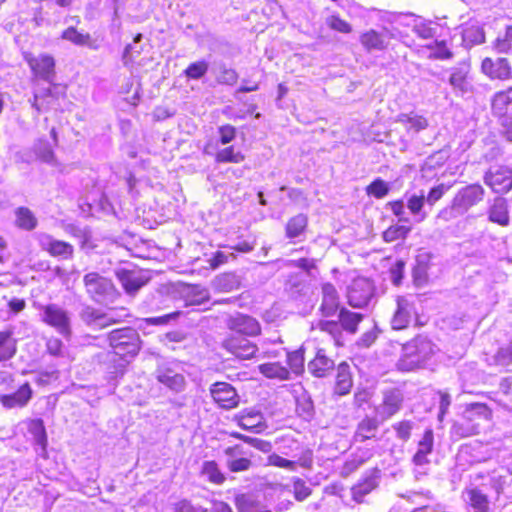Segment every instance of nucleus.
Listing matches in <instances>:
<instances>
[{
	"mask_svg": "<svg viewBox=\"0 0 512 512\" xmlns=\"http://www.w3.org/2000/svg\"><path fill=\"white\" fill-rule=\"evenodd\" d=\"M383 22V32H403L406 29H410L411 32H436L439 26L412 13H385Z\"/></svg>",
	"mask_w": 512,
	"mask_h": 512,
	"instance_id": "f257e3e1",
	"label": "nucleus"
},
{
	"mask_svg": "<svg viewBox=\"0 0 512 512\" xmlns=\"http://www.w3.org/2000/svg\"><path fill=\"white\" fill-rule=\"evenodd\" d=\"M109 344L115 355L120 356L128 363L126 358H133L140 350V336L131 327L113 330L108 335Z\"/></svg>",
	"mask_w": 512,
	"mask_h": 512,
	"instance_id": "f03ea898",
	"label": "nucleus"
},
{
	"mask_svg": "<svg viewBox=\"0 0 512 512\" xmlns=\"http://www.w3.org/2000/svg\"><path fill=\"white\" fill-rule=\"evenodd\" d=\"M83 282L89 297L99 304L113 303L118 297L112 281L97 272L87 273Z\"/></svg>",
	"mask_w": 512,
	"mask_h": 512,
	"instance_id": "7ed1b4c3",
	"label": "nucleus"
},
{
	"mask_svg": "<svg viewBox=\"0 0 512 512\" xmlns=\"http://www.w3.org/2000/svg\"><path fill=\"white\" fill-rule=\"evenodd\" d=\"M40 320L49 327H52L57 333L65 338L71 336V315L70 313L56 303L39 305Z\"/></svg>",
	"mask_w": 512,
	"mask_h": 512,
	"instance_id": "20e7f679",
	"label": "nucleus"
},
{
	"mask_svg": "<svg viewBox=\"0 0 512 512\" xmlns=\"http://www.w3.org/2000/svg\"><path fill=\"white\" fill-rule=\"evenodd\" d=\"M23 57L36 77L52 84L55 78V60L52 56L48 54L34 56L30 52H23Z\"/></svg>",
	"mask_w": 512,
	"mask_h": 512,
	"instance_id": "39448f33",
	"label": "nucleus"
},
{
	"mask_svg": "<svg viewBox=\"0 0 512 512\" xmlns=\"http://www.w3.org/2000/svg\"><path fill=\"white\" fill-rule=\"evenodd\" d=\"M484 183L495 193H507L512 188V170L503 165L492 166L484 175Z\"/></svg>",
	"mask_w": 512,
	"mask_h": 512,
	"instance_id": "423d86ee",
	"label": "nucleus"
},
{
	"mask_svg": "<svg viewBox=\"0 0 512 512\" xmlns=\"http://www.w3.org/2000/svg\"><path fill=\"white\" fill-rule=\"evenodd\" d=\"M485 190L479 184H470L462 187L453 197L454 206L463 215L473 206L484 199Z\"/></svg>",
	"mask_w": 512,
	"mask_h": 512,
	"instance_id": "0eeeda50",
	"label": "nucleus"
},
{
	"mask_svg": "<svg viewBox=\"0 0 512 512\" xmlns=\"http://www.w3.org/2000/svg\"><path fill=\"white\" fill-rule=\"evenodd\" d=\"M374 287L367 278L353 280L348 288V303L355 308H363L368 305L373 297Z\"/></svg>",
	"mask_w": 512,
	"mask_h": 512,
	"instance_id": "6e6552de",
	"label": "nucleus"
},
{
	"mask_svg": "<svg viewBox=\"0 0 512 512\" xmlns=\"http://www.w3.org/2000/svg\"><path fill=\"white\" fill-rule=\"evenodd\" d=\"M222 347L227 352L242 360L251 359L259 350L254 343L247 339V336L234 334L228 335L223 340Z\"/></svg>",
	"mask_w": 512,
	"mask_h": 512,
	"instance_id": "1a4fd4ad",
	"label": "nucleus"
},
{
	"mask_svg": "<svg viewBox=\"0 0 512 512\" xmlns=\"http://www.w3.org/2000/svg\"><path fill=\"white\" fill-rule=\"evenodd\" d=\"M81 320L90 328L100 330L119 321L115 311L103 313L100 310L86 306L80 312Z\"/></svg>",
	"mask_w": 512,
	"mask_h": 512,
	"instance_id": "9d476101",
	"label": "nucleus"
},
{
	"mask_svg": "<svg viewBox=\"0 0 512 512\" xmlns=\"http://www.w3.org/2000/svg\"><path fill=\"white\" fill-rule=\"evenodd\" d=\"M213 400L224 409L235 408L239 404V396L235 388L226 382H216L210 388Z\"/></svg>",
	"mask_w": 512,
	"mask_h": 512,
	"instance_id": "9b49d317",
	"label": "nucleus"
},
{
	"mask_svg": "<svg viewBox=\"0 0 512 512\" xmlns=\"http://www.w3.org/2000/svg\"><path fill=\"white\" fill-rule=\"evenodd\" d=\"M227 327L232 334L241 336H256L261 331L260 324L255 318L240 313L228 319Z\"/></svg>",
	"mask_w": 512,
	"mask_h": 512,
	"instance_id": "f8f14e48",
	"label": "nucleus"
},
{
	"mask_svg": "<svg viewBox=\"0 0 512 512\" xmlns=\"http://www.w3.org/2000/svg\"><path fill=\"white\" fill-rule=\"evenodd\" d=\"M116 276L125 292L129 295H134L149 281V277L141 270L118 269Z\"/></svg>",
	"mask_w": 512,
	"mask_h": 512,
	"instance_id": "ddd939ff",
	"label": "nucleus"
},
{
	"mask_svg": "<svg viewBox=\"0 0 512 512\" xmlns=\"http://www.w3.org/2000/svg\"><path fill=\"white\" fill-rule=\"evenodd\" d=\"M156 379L172 391L180 392L185 387V378L175 368L168 365H161L157 368Z\"/></svg>",
	"mask_w": 512,
	"mask_h": 512,
	"instance_id": "4468645a",
	"label": "nucleus"
},
{
	"mask_svg": "<svg viewBox=\"0 0 512 512\" xmlns=\"http://www.w3.org/2000/svg\"><path fill=\"white\" fill-rule=\"evenodd\" d=\"M492 112L501 123H506L507 118L512 116V87L494 94L491 102Z\"/></svg>",
	"mask_w": 512,
	"mask_h": 512,
	"instance_id": "2eb2a0df",
	"label": "nucleus"
},
{
	"mask_svg": "<svg viewBox=\"0 0 512 512\" xmlns=\"http://www.w3.org/2000/svg\"><path fill=\"white\" fill-rule=\"evenodd\" d=\"M65 90V86L52 83V87H49L48 89L43 90L41 93H36L34 95V102L32 106L37 110V112L49 108H54V101L60 97H64Z\"/></svg>",
	"mask_w": 512,
	"mask_h": 512,
	"instance_id": "dca6fc26",
	"label": "nucleus"
},
{
	"mask_svg": "<svg viewBox=\"0 0 512 512\" xmlns=\"http://www.w3.org/2000/svg\"><path fill=\"white\" fill-rule=\"evenodd\" d=\"M433 448L434 432L427 428L417 443V451L412 458L413 464L420 467L429 465L428 456L433 452Z\"/></svg>",
	"mask_w": 512,
	"mask_h": 512,
	"instance_id": "f3484780",
	"label": "nucleus"
},
{
	"mask_svg": "<svg viewBox=\"0 0 512 512\" xmlns=\"http://www.w3.org/2000/svg\"><path fill=\"white\" fill-rule=\"evenodd\" d=\"M33 391L28 382L22 384L17 391L0 395L1 404L7 409L25 407L32 398Z\"/></svg>",
	"mask_w": 512,
	"mask_h": 512,
	"instance_id": "a211bd4d",
	"label": "nucleus"
},
{
	"mask_svg": "<svg viewBox=\"0 0 512 512\" xmlns=\"http://www.w3.org/2000/svg\"><path fill=\"white\" fill-rule=\"evenodd\" d=\"M403 401L404 396L401 390L396 388L388 389L383 393V401L378 411L383 417L390 418L400 411Z\"/></svg>",
	"mask_w": 512,
	"mask_h": 512,
	"instance_id": "6ab92c4d",
	"label": "nucleus"
},
{
	"mask_svg": "<svg viewBox=\"0 0 512 512\" xmlns=\"http://www.w3.org/2000/svg\"><path fill=\"white\" fill-rule=\"evenodd\" d=\"M40 246L52 256L68 259L73 254V246L67 242L56 240L48 234H39Z\"/></svg>",
	"mask_w": 512,
	"mask_h": 512,
	"instance_id": "aec40b11",
	"label": "nucleus"
},
{
	"mask_svg": "<svg viewBox=\"0 0 512 512\" xmlns=\"http://www.w3.org/2000/svg\"><path fill=\"white\" fill-rule=\"evenodd\" d=\"M482 72L491 79H508L511 75V68L505 58H485L481 65Z\"/></svg>",
	"mask_w": 512,
	"mask_h": 512,
	"instance_id": "412c9836",
	"label": "nucleus"
},
{
	"mask_svg": "<svg viewBox=\"0 0 512 512\" xmlns=\"http://www.w3.org/2000/svg\"><path fill=\"white\" fill-rule=\"evenodd\" d=\"M397 309L391 320L392 328L400 330L406 328L410 323L414 306L407 297L399 296L397 298Z\"/></svg>",
	"mask_w": 512,
	"mask_h": 512,
	"instance_id": "4be33fe9",
	"label": "nucleus"
},
{
	"mask_svg": "<svg viewBox=\"0 0 512 512\" xmlns=\"http://www.w3.org/2000/svg\"><path fill=\"white\" fill-rule=\"evenodd\" d=\"M353 387L351 367L348 363L342 362L337 366V373L333 393L338 396H345L350 393Z\"/></svg>",
	"mask_w": 512,
	"mask_h": 512,
	"instance_id": "5701e85b",
	"label": "nucleus"
},
{
	"mask_svg": "<svg viewBox=\"0 0 512 512\" xmlns=\"http://www.w3.org/2000/svg\"><path fill=\"white\" fill-rule=\"evenodd\" d=\"M380 471L373 469L367 472L364 478L352 487V497L356 502H362L363 498L378 486Z\"/></svg>",
	"mask_w": 512,
	"mask_h": 512,
	"instance_id": "b1692460",
	"label": "nucleus"
},
{
	"mask_svg": "<svg viewBox=\"0 0 512 512\" xmlns=\"http://www.w3.org/2000/svg\"><path fill=\"white\" fill-rule=\"evenodd\" d=\"M334 368V361L326 355L323 349H318L315 357L308 363V371L318 378L328 376Z\"/></svg>",
	"mask_w": 512,
	"mask_h": 512,
	"instance_id": "393cba45",
	"label": "nucleus"
},
{
	"mask_svg": "<svg viewBox=\"0 0 512 512\" xmlns=\"http://www.w3.org/2000/svg\"><path fill=\"white\" fill-rule=\"evenodd\" d=\"M239 426L255 433L262 432L266 427L265 419L262 413L255 409L244 410L239 416Z\"/></svg>",
	"mask_w": 512,
	"mask_h": 512,
	"instance_id": "a878e982",
	"label": "nucleus"
},
{
	"mask_svg": "<svg viewBox=\"0 0 512 512\" xmlns=\"http://www.w3.org/2000/svg\"><path fill=\"white\" fill-rule=\"evenodd\" d=\"M339 309V296L336 288L331 283L322 285V303L320 311L323 316L329 317L334 315Z\"/></svg>",
	"mask_w": 512,
	"mask_h": 512,
	"instance_id": "bb28decb",
	"label": "nucleus"
},
{
	"mask_svg": "<svg viewBox=\"0 0 512 512\" xmlns=\"http://www.w3.org/2000/svg\"><path fill=\"white\" fill-rule=\"evenodd\" d=\"M463 497L473 512H489L490 501L488 496L479 488H467L463 492Z\"/></svg>",
	"mask_w": 512,
	"mask_h": 512,
	"instance_id": "cd10ccee",
	"label": "nucleus"
},
{
	"mask_svg": "<svg viewBox=\"0 0 512 512\" xmlns=\"http://www.w3.org/2000/svg\"><path fill=\"white\" fill-rule=\"evenodd\" d=\"M488 219L490 222L496 223L500 226H507L509 224V212L507 201L503 197H496L488 208Z\"/></svg>",
	"mask_w": 512,
	"mask_h": 512,
	"instance_id": "c85d7f7f",
	"label": "nucleus"
},
{
	"mask_svg": "<svg viewBox=\"0 0 512 512\" xmlns=\"http://www.w3.org/2000/svg\"><path fill=\"white\" fill-rule=\"evenodd\" d=\"M28 432L32 436L34 444L41 450L40 454L44 456L48 440L43 420L39 418L30 420Z\"/></svg>",
	"mask_w": 512,
	"mask_h": 512,
	"instance_id": "c756f323",
	"label": "nucleus"
},
{
	"mask_svg": "<svg viewBox=\"0 0 512 512\" xmlns=\"http://www.w3.org/2000/svg\"><path fill=\"white\" fill-rule=\"evenodd\" d=\"M379 428V422L375 417H365L358 425L354 435L356 442H364L375 437Z\"/></svg>",
	"mask_w": 512,
	"mask_h": 512,
	"instance_id": "7c9ffc66",
	"label": "nucleus"
},
{
	"mask_svg": "<svg viewBox=\"0 0 512 512\" xmlns=\"http://www.w3.org/2000/svg\"><path fill=\"white\" fill-rule=\"evenodd\" d=\"M15 225L25 231H32L38 225L35 214L27 207H18L14 211Z\"/></svg>",
	"mask_w": 512,
	"mask_h": 512,
	"instance_id": "2f4dec72",
	"label": "nucleus"
},
{
	"mask_svg": "<svg viewBox=\"0 0 512 512\" xmlns=\"http://www.w3.org/2000/svg\"><path fill=\"white\" fill-rule=\"evenodd\" d=\"M395 122L401 123L407 131L419 132L428 126V121L425 117L417 114L401 113L397 115Z\"/></svg>",
	"mask_w": 512,
	"mask_h": 512,
	"instance_id": "473e14b6",
	"label": "nucleus"
},
{
	"mask_svg": "<svg viewBox=\"0 0 512 512\" xmlns=\"http://www.w3.org/2000/svg\"><path fill=\"white\" fill-rule=\"evenodd\" d=\"M308 225V218L305 214H298L290 218L286 224L285 232L288 239L299 238L304 235Z\"/></svg>",
	"mask_w": 512,
	"mask_h": 512,
	"instance_id": "72a5a7b5",
	"label": "nucleus"
},
{
	"mask_svg": "<svg viewBox=\"0 0 512 512\" xmlns=\"http://www.w3.org/2000/svg\"><path fill=\"white\" fill-rule=\"evenodd\" d=\"M258 369L263 376L269 379L288 380L290 376L288 368L279 362L264 363L259 365Z\"/></svg>",
	"mask_w": 512,
	"mask_h": 512,
	"instance_id": "f704fd0d",
	"label": "nucleus"
},
{
	"mask_svg": "<svg viewBox=\"0 0 512 512\" xmlns=\"http://www.w3.org/2000/svg\"><path fill=\"white\" fill-rule=\"evenodd\" d=\"M16 340L11 330L0 331V362L11 359L16 353Z\"/></svg>",
	"mask_w": 512,
	"mask_h": 512,
	"instance_id": "c9c22d12",
	"label": "nucleus"
},
{
	"mask_svg": "<svg viewBox=\"0 0 512 512\" xmlns=\"http://www.w3.org/2000/svg\"><path fill=\"white\" fill-rule=\"evenodd\" d=\"M235 506L239 512H272L261 510V504L253 494H239L235 497Z\"/></svg>",
	"mask_w": 512,
	"mask_h": 512,
	"instance_id": "e433bc0d",
	"label": "nucleus"
},
{
	"mask_svg": "<svg viewBox=\"0 0 512 512\" xmlns=\"http://www.w3.org/2000/svg\"><path fill=\"white\" fill-rule=\"evenodd\" d=\"M338 318L342 329L351 334H354L357 331V326L362 320L363 315L360 313L351 312L343 307L339 310Z\"/></svg>",
	"mask_w": 512,
	"mask_h": 512,
	"instance_id": "4c0bfd02",
	"label": "nucleus"
},
{
	"mask_svg": "<svg viewBox=\"0 0 512 512\" xmlns=\"http://www.w3.org/2000/svg\"><path fill=\"white\" fill-rule=\"evenodd\" d=\"M425 202L426 201L423 192L421 195L413 194L407 200V208L415 217V221L417 223L424 221L428 216V213L423 210Z\"/></svg>",
	"mask_w": 512,
	"mask_h": 512,
	"instance_id": "58836bf2",
	"label": "nucleus"
},
{
	"mask_svg": "<svg viewBox=\"0 0 512 512\" xmlns=\"http://www.w3.org/2000/svg\"><path fill=\"white\" fill-rule=\"evenodd\" d=\"M468 67L461 66L454 68L449 78L450 85L454 90L460 91L462 94L468 91L469 82L467 81Z\"/></svg>",
	"mask_w": 512,
	"mask_h": 512,
	"instance_id": "ea45409f",
	"label": "nucleus"
},
{
	"mask_svg": "<svg viewBox=\"0 0 512 512\" xmlns=\"http://www.w3.org/2000/svg\"><path fill=\"white\" fill-rule=\"evenodd\" d=\"M463 417L468 421H473L475 418L487 421L491 418V410L484 403H471L465 409Z\"/></svg>",
	"mask_w": 512,
	"mask_h": 512,
	"instance_id": "a19ab883",
	"label": "nucleus"
},
{
	"mask_svg": "<svg viewBox=\"0 0 512 512\" xmlns=\"http://www.w3.org/2000/svg\"><path fill=\"white\" fill-rule=\"evenodd\" d=\"M33 152L37 159L42 162L53 164L55 162V155L51 145L47 140L39 139L34 143Z\"/></svg>",
	"mask_w": 512,
	"mask_h": 512,
	"instance_id": "79ce46f5",
	"label": "nucleus"
},
{
	"mask_svg": "<svg viewBox=\"0 0 512 512\" xmlns=\"http://www.w3.org/2000/svg\"><path fill=\"white\" fill-rule=\"evenodd\" d=\"M201 473L213 484L220 485L225 481V476L220 471L218 464L215 461H205L202 464Z\"/></svg>",
	"mask_w": 512,
	"mask_h": 512,
	"instance_id": "37998d69",
	"label": "nucleus"
},
{
	"mask_svg": "<svg viewBox=\"0 0 512 512\" xmlns=\"http://www.w3.org/2000/svg\"><path fill=\"white\" fill-rule=\"evenodd\" d=\"M210 298L209 291L201 285H193L187 292V301L189 305H201Z\"/></svg>",
	"mask_w": 512,
	"mask_h": 512,
	"instance_id": "c03bdc74",
	"label": "nucleus"
},
{
	"mask_svg": "<svg viewBox=\"0 0 512 512\" xmlns=\"http://www.w3.org/2000/svg\"><path fill=\"white\" fill-rule=\"evenodd\" d=\"M218 163H240L244 160L241 151L235 150L234 146H229L219 150L215 157Z\"/></svg>",
	"mask_w": 512,
	"mask_h": 512,
	"instance_id": "a18cd8bd",
	"label": "nucleus"
},
{
	"mask_svg": "<svg viewBox=\"0 0 512 512\" xmlns=\"http://www.w3.org/2000/svg\"><path fill=\"white\" fill-rule=\"evenodd\" d=\"M287 363L291 371L295 374H300L304 371V348L301 347L293 352H287Z\"/></svg>",
	"mask_w": 512,
	"mask_h": 512,
	"instance_id": "49530a36",
	"label": "nucleus"
},
{
	"mask_svg": "<svg viewBox=\"0 0 512 512\" xmlns=\"http://www.w3.org/2000/svg\"><path fill=\"white\" fill-rule=\"evenodd\" d=\"M142 34H135V37L133 38V43L128 44L125 47V50L123 52V62L127 66L129 63H132L135 61L136 56H138L142 50V47L139 46V43L141 42Z\"/></svg>",
	"mask_w": 512,
	"mask_h": 512,
	"instance_id": "de8ad7c7",
	"label": "nucleus"
},
{
	"mask_svg": "<svg viewBox=\"0 0 512 512\" xmlns=\"http://www.w3.org/2000/svg\"><path fill=\"white\" fill-rule=\"evenodd\" d=\"M411 231V228L404 225L390 226L383 232V240L385 242H393L398 239H404Z\"/></svg>",
	"mask_w": 512,
	"mask_h": 512,
	"instance_id": "09e8293b",
	"label": "nucleus"
},
{
	"mask_svg": "<svg viewBox=\"0 0 512 512\" xmlns=\"http://www.w3.org/2000/svg\"><path fill=\"white\" fill-rule=\"evenodd\" d=\"M415 426V423L411 420H402L396 422L392 425L393 430L396 433V437L403 441L407 442L412 434V430Z\"/></svg>",
	"mask_w": 512,
	"mask_h": 512,
	"instance_id": "8fccbe9b",
	"label": "nucleus"
},
{
	"mask_svg": "<svg viewBox=\"0 0 512 512\" xmlns=\"http://www.w3.org/2000/svg\"><path fill=\"white\" fill-rule=\"evenodd\" d=\"M427 47L430 50V58L445 60L452 56L451 51L447 48L444 41L438 42L435 40L432 44L427 45Z\"/></svg>",
	"mask_w": 512,
	"mask_h": 512,
	"instance_id": "3c124183",
	"label": "nucleus"
},
{
	"mask_svg": "<svg viewBox=\"0 0 512 512\" xmlns=\"http://www.w3.org/2000/svg\"><path fill=\"white\" fill-rule=\"evenodd\" d=\"M317 328L321 331L328 333L334 339L336 344L339 343V337L341 336V324L337 321L320 320L317 323Z\"/></svg>",
	"mask_w": 512,
	"mask_h": 512,
	"instance_id": "603ef678",
	"label": "nucleus"
},
{
	"mask_svg": "<svg viewBox=\"0 0 512 512\" xmlns=\"http://www.w3.org/2000/svg\"><path fill=\"white\" fill-rule=\"evenodd\" d=\"M384 35L385 34H361L360 40L367 50H381L385 47Z\"/></svg>",
	"mask_w": 512,
	"mask_h": 512,
	"instance_id": "864d4df0",
	"label": "nucleus"
},
{
	"mask_svg": "<svg viewBox=\"0 0 512 512\" xmlns=\"http://www.w3.org/2000/svg\"><path fill=\"white\" fill-rule=\"evenodd\" d=\"M366 192L368 195H372L375 198L381 199L388 194L389 186L384 180L377 178L367 186Z\"/></svg>",
	"mask_w": 512,
	"mask_h": 512,
	"instance_id": "5fc2aeb1",
	"label": "nucleus"
},
{
	"mask_svg": "<svg viewBox=\"0 0 512 512\" xmlns=\"http://www.w3.org/2000/svg\"><path fill=\"white\" fill-rule=\"evenodd\" d=\"M208 71V63L205 61H198L191 63L185 70V75L190 79H200Z\"/></svg>",
	"mask_w": 512,
	"mask_h": 512,
	"instance_id": "6e6d98bb",
	"label": "nucleus"
},
{
	"mask_svg": "<svg viewBox=\"0 0 512 512\" xmlns=\"http://www.w3.org/2000/svg\"><path fill=\"white\" fill-rule=\"evenodd\" d=\"M173 512H207V509L200 506L194 505L188 499H181L172 505Z\"/></svg>",
	"mask_w": 512,
	"mask_h": 512,
	"instance_id": "4d7b16f0",
	"label": "nucleus"
},
{
	"mask_svg": "<svg viewBox=\"0 0 512 512\" xmlns=\"http://www.w3.org/2000/svg\"><path fill=\"white\" fill-rule=\"evenodd\" d=\"M494 363L499 366L506 367L512 363V350L507 344L500 347L496 354L493 356Z\"/></svg>",
	"mask_w": 512,
	"mask_h": 512,
	"instance_id": "13d9d810",
	"label": "nucleus"
},
{
	"mask_svg": "<svg viewBox=\"0 0 512 512\" xmlns=\"http://www.w3.org/2000/svg\"><path fill=\"white\" fill-rule=\"evenodd\" d=\"M293 492L296 500L304 501L311 494V488L308 487L304 480L300 478L293 479Z\"/></svg>",
	"mask_w": 512,
	"mask_h": 512,
	"instance_id": "bf43d9fd",
	"label": "nucleus"
},
{
	"mask_svg": "<svg viewBox=\"0 0 512 512\" xmlns=\"http://www.w3.org/2000/svg\"><path fill=\"white\" fill-rule=\"evenodd\" d=\"M226 466L231 472H243L250 469L252 461L247 455H243L237 460L226 461Z\"/></svg>",
	"mask_w": 512,
	"mask_h": 512,
	"instance_id": "052dcab7",
	"label": "nucleus"
},
{
	"mask_svg": "<svg viewBox=\"0 0 512 512\" xmlns=\"http://www.w3.org/2000/svg\"><path fill=\"white\" fill-rule=\"evenodd\" d=\"M326 23L330 29L336 32H351L350 25L336 15L329 16Z\"/></svg>",
	"mask_w": 512,
	"mask_h": 512,
	"instance_id": "680f3d73",
	"label": "nucleus"
},
{
	"mask_svg": "<svg viewBox=\"0 0 512 512\" xmlns=\"http://www.w3.org/2000/svg\"><path fill=\"white\" fill-rule=\"evenodd\" d=\"M268 464L288 470H295L296 463L294 461L283 458L277 454H271L268 456Z\"/></svg>",
	"mask_w": 512,
	"mask_h": 512,
	"instance_id": "e2e57ef3",
	"label": "nucleus"
},
{
	"mask_svg": "<svg viewBox=\"0 0 512 512\" xmlns=\"http://www.w3.org/2000/svg\"><path fill=\"white\" fill-rule=\"evenodd\" d=\"M447 187L444 184L437 185L433 187L428 195L425 197V201L428 205L433 206L437 201H439L445 192L447 191Z\"/></svg>",
	"mask_w": 512,
	"mask_h": 512,
	"instance_id": "0e129e2a",
	"label": "nucleus"
},
{
	"mask_svg": "<svg viewBox=\"0 0 512 512\" xmlns=\"http://www.w3.org/2000/svg\"><path fill=\"white\" fill-rule=\"evenodd\" d=\"M243 441L250 444L252 447L256 448L257 450L268 453L272 450V444L269 441L262 440L259 438H253L249 436H242Z\"/></svg>",
	"mask_w": 512,
	"mask_h": 512,
	"instance_id": "69168bd1",
	"label": "nucleus"
},
{
	"mask_svg": "<svg viewBox=\"0 0 512 512\" xmlns=\"http://www.w3.org/2000/svg\"><path fill=\"white\" fill-rule=\"evenodd\" d=\"M462 215L463 214L460 213L458 209H456V207L454 206V201L452 200L450 206L445 207L439 211L437 218L445 222H448Z\"/></svg>",
	"mask_w": 512,
	"mask_h": 512,
	"instance_id": "338daca9",
	"label": "nucleus"
},
{
	"mask_svg": "<svg viewBox=\"0 0 512 512\" xmlns=\"http://www.w3.org/2000/svg\"><path fill=\"white\" fill-rule=\"evenodd\" d=\"M495 48L501 53H506L512 48V34H502L495 41Z\"/></svg>",
	"mask_w": 512,
	"mask_h": 512,
	"instance_id": "774afa93",
	"label": "nucleus"
}]
</instances>
